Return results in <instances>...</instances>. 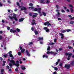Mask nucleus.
<instances>
[{
    "label": "nucleus",
    "mask_w": 74,
    "mask_h": 74,
    "mask_svg": "<svg viewBox=\"0 0 74 74\" xmlns=\"http://www.w3.org/2000/svg\"><path fill=\"white\" fill-rule=\"evenodd\" d=\"M16 71H18V69L16 68L15 70Z\"/></svg>",
    "instance_id": "nucleus-48"
},
{
    "label": "nucleus",
    "mask_w": 74,
    "mask_h": 74,
    "mask_svg": "<svg viewBox=\"0 0 74 74\" xmlns=\"http://www.w3.org/2000/svg\"><path fill=\"white\" fill-rule=\"evenodd\" d=\"M73 23H74V21H71L70 22V24H73Z\"/></svg>",
    "instance_id": "nucleus-36"
},
{
    "label": "nucleus",
    "mask_w": 74,
    "mask_h": 74,
    "mask_svg": "<svg viewBox=\"0 0 74 74\" xmlns=\"http://www.w3.org/2000/svg\"><path fill=\"white\" fill-rule=\"evenodd\" d=\"M54 69L56 71H57L58 70V68L56 67H53Z\"/></svg>",
    "instance_id": "nucleus-32"
},
{
    "label": "nucleus",
    "mask_w": 74,
    "mask_h": 74,
    "mask_svg": "<svg viewBox=\"0 0 74 74\" xmlns=\"http://www.w3.org/2000/svg\"><path fill=\"white\" fill-rule=\"evenodd\" d=\"M40 2L42 4H45V3H49V1L47 0L46 2H45V0H40Z\"/></svg>",
    "instance_id": "nucleus-4"
},
{
    "label": "nucleus",
    "mask_w": 74,
    "mask_h": 74,
    "mask_svg": "<svg viewBox=\"0 0 74 74\" xmlns=\"http://www.w3.org/2000/svg\"><path fill=\"white\" fill-rule=\"evenodd\" d=\"M10 32L11 33L12 32L13 33H15V32H16V30H12V29L10 30Z\"/></svg>",
    "instance_id": "nucleus-17"
},
{
    "label": "nucleus",
    "mask_w": 74,
    "mask_h": 74,
    "mask_svg": "<svg viewBox=\"0 0 74 74\" xmlns=\"http://www.w3.org/2000/svg\"><path fill=\"white\" fill-rule=\"evenodd\" d=\"M47 54H53L54 55H55L56 54V53H55V52H52V51H51L50 52H49V51H47Z\"/></svg>",
    "instance_id": "nucleus-6"
},
{
    "label": "nucleus",
    "mask_w": 74,
    "mask_h": 74,
    "mask_svg": "<svg viewBox=\"0 0 74 74\" xmlns=\"http://www.w3.org/2000/svg\"><path fill=\"white\" fill-rule=\"evenodd\" d=\"M25 51V49H23L21 50V52H22L23 53L24 52V51Z\"/></svg>",
    "instance_id": "nucleus-21"
},
{
    "label": "nucleus",
    "mask_w": 74,
    "mask_h": 74,
    "mask_svg": "<svg viewBox=\"0 0 74 74\" xmlns=\"http://www.w3.org/2000/svg\"><path fill=\"white\" fill-rule=\"evenodd\" d=\"M29 15L30 16H32V13H29Z\"/></svg>",
    "instance_id": "nucleus-51"
},
{
    "label": "nucleus",
    "mask_w": 74,
    "mask_h": 74,
    "mask_svg": "<svg viewBox=\"0 0 74 74\" xmlns=\"http://www.w3.org/2000/svg\"><path fill=\"white\" fill-rule=\"evenodd\" d=\"M2 5H3L2 4V3H0V7H1Z\"/></svg>",
    "instance_id": "nucleus-45"
},
{
    "label": "nucleus",
    "mask_w": 74,
    "mask_h": 74,
    "mask_svg": "<svg viewBox=\"0 0 74 74\" xmlns=\"http://www.w3.org/2000/svg\"><path fill=\"white\" fill-rule=\"evenodd\" d=\"M62 48H60L59 49V51H61V50H62Z\"/></svg>",
    "instance_id": "nucleus-61"
},
{
    "label": "nucleus",
    "mask_w": 74,
    "mask_h": 74,
    "mask_svg": "<svg viewBox=\"0 0 74 74\" xmlns=\"http://www.w3.org/2000/svg\"><path fill=\"white\" fill-rule=\"evenodd\" d=\"M3 71H4V69H2L1 70V74H3Z\"/></svg>",
    "instance_id": "nucleus-26"
},
{
    "label": "nucleus",
    "mask_w": 74,
    "mask_h": 74,
    "mask_svg": "<svg viewBox=\"0 0 74 74\" xmlns=\"http://www.w3.org/2000/svg\"><path fill=\"white\" fill-rule=\"evenodd\" d=\"M60 66H62V64L60 63Z\"/></svg>",
    "instance_id": "nucleus-54"
},
{
    "label": "nucleus",
    "mask_w": 74,
    "mask_h": 74,
    "mask_svg": "<svg viewBox=\"0 0 74 74\" xmlns=\"http://www.w3.org/2000/svg\"><path fill=\"white\" fill-rule=\"evenodd\" d=\"M16 14L13 13V17H11L10 16H9V18H10L11 19H13V18H14L15 20V21H18V19L17 18H16Z\"/></svg>",
    "instance_id": "nucleus-2"
},
{
    "label": "nucleus",
    "mask_w": 74,
    "mask_h": 74,
    "mask_svg": "<svg viewBox=\"0 0 74 74\" xmlns=\"http://www.w3.org/2000/svg\"><path fill=\"white\" fill-rule=\"evenodd\" d=\"M53 74H56V72L55 71L53 73Z\"/></svg>",
    "instance_id": "nucleus-63"
},
{
    "label": "nucleus",
    "mask_w": 74,
    "mask_h": 74,
    "mask_svg": "<svg viewBox=\"0 0 74 74\" xmlns=\"http://www.w3.org/2000/svg\"><path fill=\"white\" fill-rule=\"evenodd\" d=\"M32 17L33 18H34L35 17H36L37 15H38V14L37 13H34L32 14Z\"/></svg>",
    "instance_id": "nucleus-9"
},
{
    "label": "nucleus",
    "mask_w": 74,
    "mask_h": 74,
    "mask_svg": "<svg viewBox=\"0 0 74 74\" xmlns=\"http://www.w3.org/2000/svg\"><path fill=\"white\" fill-rule=\"evenodd\" d=\"M3 56L4 57V58H6V57H7V55H3Z\"/></svg>",
    "instance_id": "nucleus-40"
},
{
    "label": "nucleus",
    "mask_w": 74,
    "mask_h": 74,
    "mask_svg": "<svg viewBox=\"0 0 74 74\" xmlns=\"http://www.w3.org/2000/svg\"><path fill=\"white\" fill-rule=\"evenodd\" d=\"M38 40H42L43 39V37H42V38L39 37V38H38Z\"/></svg>",
    "instance_id": "nucleus-23"
},
{
    "label": "nucleus",
    "mask_w": 74,
    "mask_h": 74,
    "mask_svg": "<svg viewBox=\"0 0 74 74\" xmlns=\"http://www.w3.org/2000/svg\"><path fill=\"white\" fill-rule=\"evenodd\" d=\"M34 33H35L36 35H37V34H38V31H34Z\"/></svg>",
    "instance_id": "nucleus-19"
},
{
    "label": "nucleus",
    "mask_w": 74,
    "mask_h": 74,
    "mask_svg": "<svg viewBox=\"0 0 74 74\" xmlns=\"http://www.w3.org/2000/svg\"><path fill=\"white\" fill-rule=\"evenodd\" d=\"M29 6H33V4L32 3H30L29 4Z\"/></svg>",
    "instance_id": "nucleus-33"
},
{
    "label": "nucleus",
    "mask_w": 74,
    "mask_h": 74,
    "mask_svg": "<svg viewBox=\"0 0 74 74\" xmlns=\"http://www.w3.org/2000/svg\"><path fill=\"white\" fill-rule=\"evenodd\" d=\"M24 19H25V18H21L20 19H19V22H22V21H23Z\"/></svg>",
    "instance_id": "nucleus-14"
},
{
    "label": "nucleus",
    "mask_w": 74,
    "mask_h": 74,
    "mask_svg": "<svg viewBox=\"0 0 74 74\" xmlns=\"http://www.w3.org/2000/svg\"><path fill=\"white\" fill-rule=\"evenodd\" d=\"M26 52L27 53V55L28 56H30V55L29 53V51H28V50H26Z\"/></svg>",
    "instance_id": "nucleus-13"
},
{
    "label": "nucleus",
    "mask_w": 74,
    "mask_h": 74,
    "mask_svg": "<svg viewBox=\"0 0 74 74\" xmlns=\"http://www.w3.org/2000/svg\"><path fill=\"white\" fill-rule=\"evenodd\" d=\"M47 51H49V50H50V47L49 46H48L47 49Z\"/></svg>",
    "instance_id": "nucleus-27"
},
{
    "label": "nucleus",
    "mask_w": 74,
    "mask_h": 74,
    "mask_svg": "<svg viewBox=\"0 0 74 74\" xmlns=\"http://www.w3.org/2000/svg\"><path fill=\"white\" fill-rule=\"evenodd\" d=\"M59 61H60V59H58V62H57L56 63V65H57L58 64V63H59Z\"/></svg>",
    "instance_id": "nucleus-24"
},
{
    "label": "nucleus",
    "mask_w": 74,
    "mask_h": 74,
    "mask_svg": "<svg viewBox=\"0 0 74 74\" xmlns=\"http://www.w3.org/2000/svg\"><path fill=\"white\" fill-rule=\"evenodd\" d=\"M26 10V8L25 7H23L21 9V11H22L23 10Z\"/></svg>",
    "instance_id": "nucleus-15"
},
{
    "label": "nucleus",
    "mask_w": 74,
    "mask_h": 74,
    "mask_svg": "<svg viewBox=\"0 0 74 74\" xmlns=\"http://www.w3.org/2000/svg\"><path fill=\"white\" fill-rule=\"evenodd\" d=\"M66 32V31L65 30H63L62 31V33H65Z\"/></svg>",
    "instance_id": "nucleus-34"
},
{
    "label": "nucleus",
    "mask_w": 74,
    "mask_h": 74,
    "mask_svg": "<svg viewBox=\"0 0 74 74\" xmlns=\"http://www.w3.org/2000/svg\"><path fill=\"white\" fill-rule=\"evenodd\" d=\"M71 20H73V19H74V17H73L71 18Z\"/></svg>",
    "instance_id": "nucleus-46"
},
{
    "label": "nucleus",
    "mask_w": 74,
    "mask_h": 74,
    "mask_svg": "<svg viewBox=\"0 0 74 74\" xmlns=\"http://www.w3.org/2000/svg\"><path fill=\"white\" fill-rule=\"evenodd\" d=\"M16 4H17V5H18V6H19V8H21V6H19V2H17L16 3Z\"/></svg>",
    "instance_id": "nucleus-22"
},
{
    "label": "nucleus",
    "mask_w": 74,
    "mask_h": 74,
    "mask_svg": "<svg viewBox=\"0 0 74 74\" xmlns=\"http://www.w3.org/2000/svg\"><path fill=\"white\" fill-rule=\"evenodd\" d=\"M65 67H66V68L67 69H69V68H70V64H66V65H65Z\"/></svg>",
    "instance_id": "nucleus-11"
},
{
    "label": "nucleus",
    "mask_w": 74,
    "mask_h": 74,
    "mask_svg": "<svg viewBox=\"0 0 74 74\" xmlns=\"http://www.w3.org/2000/svg\"><path fill=\"white\" fill-rule=\"evenodd\" d=\"M3 38V37L2 36H0V40H1Z\"/></svg>",
    "instance_id": "nucleus-43"
},
{
    "label": "nucleus",
    "mask_w": 74,
    "mask_h": 74,
    "mask_svg": "<svg viewBox=\"0 0 74 74\" xmlns=\"http://www.w3.org/2000/svg\"><path fill=\"white\" fill-rule=\"evenodd\" d=\"M33 44V42H29V45H32Z\"/></svg>",
    "instance_id": "nucleus-38"
},
{
    "label": "nucleus",
    "mask_w": 74,
    "mask_h": 74,
    "mask_svg": "<svg viewBox=\"0 0 74 74\" xmlns=\"http://www.w3.org/2000/svg\"><path fill=\"white\" fill-rule=\"evenodd\" d=\"M16 30L17 31V32H19L20 31V29H18V28L16 29Z\"/></svg>",
    "instance_id": "nucleus-41"
},
{
    "label": "nucleus",
    "mask_w": 74,
    "mask_h": 74,
    "mask_svg": "<svg viewBox=\"0 0 74 74\" xmlns=\"http://www.w3.org/2000/svg\"><path fill=\"white\" fill-rule=\"evenodd\" d=\"M56 40H57L56 39H54V42H56Z\"/></svg>",
    "instance_id": "nucleus-50"
},
{
    "label": "nucleus",
    "mask_w": 74,
    "mask_h": 74,
    "mask_svg": "<svg viewBox=\"0 0 74 74\" xmlns=\"http://www.w3.org/2000/svg\"><path fill=\"white\" fill-rule=\"evenodd\" d=\"M8 30H10V28L9 27H7Z\"/></svg>",
    "instance_id": "nucleus-49"
},
{
    "label": "nucleus",
    "mask_w": 74,
    "mask_h": 74,
    "mask_svg": "<svg viewBox=\"0 0 74 74\" xmlns=\"http://www.w3.org/2000/svg\"><path fill=\"white\" fill-rule=\"evenodd\" d=\"M62 12H65V11H64V10L63 9H62Z\"/></svg>",
    "instance_id": "nucleus-44"
},
{
    "label": "nucleus",
    "mask_w": 74,
    "mask_h": 74,
    "mask_svg": "<svg viewBox=\"0 0 74 74\" xmlns=\"http://www.w3.org/2000/svg\"><path fill=\"white\" fill-rule=\"evenodd\" d=\"M42 14L44 16H46V13L44 12H42Z\"/></svg>",
    "instance_id": "nucleus-35"
},
{
    "label": "nucleus",
    "mask_w": 74,
    "mask_h": 74,
    "mask_svg": "<svg viewBox=\"0 0 74 74\" xmlns=\"http://www.w3.org/2000/svg\"><path fill=\"white\" fill-rule=\"evenodd\" d=\"M41 8H38V9L35 8L34 9V10L35 11H38L39 14H41Z\"/></svg>",
    "instance_id": "nucleus-3"
},
{
    "label": "nucleus",
    "mask_w": 74,
    "mask_h": 74,
    "mask_svg": "<svg viewBox=\"0 0 74 74\" xmlns=\"http://www.w3.org/2000/svg\"><path fill=\"white\" fill-rule=\"evenodd\" d=\"M43 58H48V56H45V55H44L43 56Z\"/></svg>",
    "instance_id": "nucleus-25"
},
{
    "label": "nucleus",
    "mask_w": 74,
    "mask_h": 74,
    "mask_svg": "<svg viewBox=\"0 0 74 74\" xmlns=\"http://www.w3.org/2000/svg\"><path fill=\"white\" fill-rule=\"evenodd\" d=\"M71 53H65V55L66 56L68 55V58H67L68 60H69L70 59V58H71Z\"/></svg>",
    "instance_id": "nucleus-5"
},
{
    "label": "nucleus",
    "mask_w": 74,
    "mask_h": 74,
    "mask_svg": "<svg viewBox=\"0 0 74 74\" xmlns=\"http://www.w3.org/2000/svg\"><path fill=\"white\" fill-rule=\"evenodd\" d=\"M64 9H65V10H66L67 9V7H64Z\"/></svg>",
    "instance_id": "nucleus-57"
},
{
    "label": "nucleus",
    "mask_w": 74,
    "mask_h": 74,
    "mask_svg": "<svg viewBox=\"0 0 74 74\" xmlns=\"http://www.w3.org/2000/svg\"><path fill=\"white\" fill-rule=\"evenodd\" d=\"M60 34L61 36V38L63 39L64 38V35L60 33Z\"/></svg>",
    "instance_id": "nucleus-16"
},
{
    "label": "nucleus",
    "mask_w": 74,
    "mask_h": 74,
    "mask_svg": "<svg viewBox=\"0 0 74 74\" xmlns=\"http://www.w3.org/2000/svg\"><path fill=\"white\" fill-rule=\"evenodd\" d=\"M10 63H12L13 65H15V66H16L17 67H18V66H19V62L18 61H16V64L15 62V61H14V60H12L10 61Z\"/></svg>",
    "instance_id": "nucleus-1"
},
{
    "label": "nucleus",
    "mask_w": 74,
    "mask_h": 74,
    "mask_svg": "<svg viewBox=\"0 0 74 74\" xmlns=\"http://www.w3.org/2000/svg\"><path fill=\"white\" fill-rule=\"evenodd\" d=\"M60 13L58 12V14L56 15V16H57V17H58L59 16H60Z\"/></svg>",
    "instance_id": "nucleus-20"
},
{
    "label": "nucleus",
    "mask_w": 74,
    "mask_h": 74,
    "mask_svg": "<svg viewBox=\"0 0 74 74\" xmlns=\"http://www.w3.org/2000/svg\"><path fill=\"white\" fill-rule=\"evenodd\" d=\"M69 7H71V12H73L74 11L73 9V6L72 5L70 4L69 5Z\"/></svg>",
    "instance_id": "nucleus-8"
},
{
    "label": "nucleus",
    "mask_w": 74,
    "mask_h": 74,
    "mask_svg": "<svg viewBox=\"0 0 74 74\" xmlns=\"http://www.w3.org/2000/svg\"><path fill=\"white\" fill-rule=\"evenodd\" d=\"M44 25L45 26H46V25H47V26H51V24H50V23H49V22H48L44 23Z\"/></svg>",
    "instance_id": "nucleus-10"
},
{
    "label": "nucleus",
    "mask_w": 74,
    "mask_h": 74,
    "mask_svg": "<svg viewBox=\"0 0 74 74\" xmlns=\"http://www.w3.org/2000/svg\"><path fill=\"white\" fill-rule=\"evenodd\" d=\"M32 25H36V23H31Z\"/></svg>",
    "instance_id": "nucleus-30"
},
{
    "label": "nucleus",
    "mask_w": 74,
    "mask_h": 74,
    "mask_svg": "<svg viewBox=\"0 0 74 74\" xmlns=\"http://www.w3.org/2000/svg\"><path fill=\"white\" fill-rule=\"evenodd\" d=\"M40 44H43V42H40Z\"/></svg>",
    "instance_id": "nucleus-62"
},
{
    "label": "nucleus",
    "mask_w": 74,
    "mask_h": 74,
    "mask_svg": "<svg viewBox=\"0 0 74 74\" xmlns=\"http://www.w3.org/2000/svg\"><path fill=\"white\" fill-rule=\"evenodd\" d=\"M68 16L69 17V18H71V15H69Z\"/></svg>",
    "instance_id": "nucleus-56"
},
{
    "label": "nucleus",
    "mask_w": 74,
    "mask_h": 74,
    "mask_svg": "<svg viewBox=\"0 0 74 74\" xmlns=\"http://www.w3.org/2000/svg\"><path fill=\"white\" fill-rule=\"evenodd\" d=\"M7 69H8L10 68V67L8 66H7Z\"/></svg>",
    "instance_id": "nucleus-47"
},
{
    "label": "nucleus",
    "mask_w": 74,
    "mask_h": 74,
    "mask_svg": "<svg viewBox=\"0 0 74 74\" xmlns=\"http://www.w3.org/2000/svg\"><path fill=\"white\" fill-rule=\"evenodd\" d=\"M9 56L10 58H12V59H14V58L13 57V56H12V51H10L9 53Z\"/></svg>",
    "instance_id": "nucleus-7"
},
{
    "label": "nucleus",
    "mask_w": 74,
    "mask_h": 74,
    "mask_svg": "<svg viewBox=\"0 0 74 74\" xmlns=\"http://www.w3.org/2000/svg\"><path fill=\"white\" fill-rule=\"evenodd\" d=\"M8 3H9L10 4V3H11V2H10V1H8Z\"/></svg>",
    "instance_id": "nucleus-60"
},
{
    "label": "nucleus",
    "mask_w": 74,
    "mask_h": 74,
    "mask_svg": "<svg viewBox=\"0 0 74 74\" xmlns=\"http://www.w3.org/2000/svg\"><path fill=\"white\" fill-rule=\"evenodd\" d=\"M56 12H59V11L58 10H56Z\"/></svg>",
    "instance_id": "nucleus-59"
},
{
    "label": "nucleus",
    "mask_w": 74,
    "mask_h": 74,
    "mask_svg": "<svg viewBox=\"0 0 74 74\" xmlns=\"http://www.w3.org/2000/svg\"><path fill=\"white\" fill-rule=\"evenodd\" d=\"M18 55L19 56L21 55V52H19L18 53Z\"/></svg>",
    "instance_id": "nucleus-29"
},
{
    "label": "nucleus",
    "mask_w": 74,
    "mask_h": 74,
    "mask_svg": "<svg viewBox=\"0 0 74 74\" xmlns=\"http://www.w3.org/2000/svg\"><path fill=\"white\" fill-rule=\"evenodd\" d=\"M2 22L3 23H4V20H2Z\"/></svg>",
    "instance_id": "nucleus-55"
},
{
    "label": "nucleus",
    "mask_w": 74,
    "mask_h": 74,
    "mask_svg": "<svg viewBox=\"0 0 74 74\" xmlns=\"http://www.w3.org/2000/svg\"><path fill=\"white\" fill-rule=\"evenodd\" d=\"M9 65H10V67H12V64L11 63H10Z\"/></svg>",
    "instance_id": "nucleus-37"
},
{
    "label": "nucleus",
    "mask_w": 74,
    "mask_h": 74,
    "mask_svg": "<svg viewBox=\"0 0 74 74\" xmlns=\"http://www.w3.org/2000/svg\"><path fill=\"white\" fill-rule=\"evenodd\" d=\"M58 20L59 21H60V20H61V18H58Z\"/></svg>",
    "instance_id": "nucleus-52"
},
{
    "label": "nucleus",
    "mask_w": 74,
    "mask_h": 74,
    "mask_svg": "<svg viewBox=\"0 0 74 74\" xmlns=\"http://www.w3.org/2000/svg\"><path fill=\"white\" fill-rule=\"evenodd\" d=\"M21 68L22 70H25L26 69V68L24 67V66L22 65L21 67Z\"/></svg>",
    "instance_id": "nucleus-18"
},
{
    "label": "nucleus",
    "mask_w": 74,
    "mask_h": 74,
    "mask_svg": "<svg viewBox=\"0 0 74 74\" xmlns=\"http://www.w3.org/2000/svg\"><path fill=\"white\" fill-rule=\"evenodd\" d=\"M44 30H46V32H48L49 31V29H48L47 27H45L44 28Z\"/></svg>",
    "instance_id": "nucleus-12"
},
{
    "label": "nucleus",
    "mask_w": 74,
    "mask_h": 74,
    "mask_svg": "<svg viewBox=\"0 0 74 74\" xmlns=\"http://www.w3.org/2000/svg\"><path fill=\"white\" fill-rule=\"evenodd\" d=\"M71 31V29H68L66 30V32H69Z\"/></svg>",
    "instance_id": "nucleus-31"
},
{
    "label": "nucleus",
    "mask_w": 74,
    "mask_h": 74,
    "mask_svg": "<svg viewBox=\"0 0 74 74\" xmlns=\"http://www.w3.org/2000/svg\"><path fill=\"white\" fill-rule=\"evenodd\" d=\"M66 11H67V12H69V10L67 9L66 10Z\"/></svg>",
    "instance_id": "nucleus-53"
},
{
    "label": "nucleus",
    "mask_w": 74,
    "mask_h": 74,
    "mask_svg": "<svg viewBox=\"0 0 74 74\" xmlns=\"http://www.w3.org/2000/svg\"><path fill=\"white\" fill-rule=\"evenodd\" d=\"M8 12H10V10H8Z\"/></svg>",
    "instance_id": "nucleus-64"
},
{
    "label": "nucleus",
    "mask_w": 74,
    "mask_h": 74,
    "mask_svg": "<svg viewBox=\"0 0 74 74\" xmlns=\"http://www.w3.org/2000/svg\"><path fill=\"white\" fill-rule=\"evenodd\" d=\"M68 48H69V49H71V48H73V47H71V46H68Z\"/></svg>",
    "instance_id": "nucleus-39"
},
{
    "label": "nucleus",
    "mask_w": 74,
    "mask_h": 74,
    "mask_svg": "<svg viewBox=\"0 0 74 74\" xmlns=\"http://www.w3.org/2000/svg\"><path fill=\"white\" fill-rule=\"evenodd\" d=\"M29 8H31L32 10H33V9H34V7L33 6L30 7Z\"/></svg>",
    "instance_id": "nucleus-28"
},
{
    "label": "nucleus",
    "mask_w": 74,
    "mask_h": 74,
    "mask_svg": "<svg viewBox=\"0 0 74 74\" xmlns=\"http://www.w3.org/2000/svg\"><path fill=\"white\" fill-rule=\"evenodd\" d=\"M3 33V32H2V31H0V33H1V34H2Z\"/></svg>",
    "instance_id": "nucleus-58"
},
{
    "label": "nucleus",
    "mask_w": 74,
    "mask_h": 74,
    "mask_svg": "<svg viewBox=\"0 0 74 74\" xmlns=\"http://www.w3.org/2000/svg\"><path fill=\"white\" fill-rule=\"evenodd\" d=\"M56 7L58 8V9H59V6L58 5H56Z\"/></svg>",
    "instance_id": "nucleus-42"
}]
</instances>
